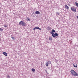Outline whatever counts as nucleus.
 <instances>
[{
  "label": "nucleus",
  "instance_id": "nucleus-4",
  "mask_svg": "<svg viewBox=\"0 0 78 78\" xmlns=\"http://www.w3.org/2000/svg\"><path fill=\"white\" fill-rule=\"evenodd\" d=\"M38 29L39 30H41V29L39 27H36L34 28V30H35Z\"/></svg>",
  "mask_w": 78,
  "mask_h": 78
},
{
  "label": "nucleus",
  "instance_id": "nucleus-21",
  "mask_svg": "<svg viewBox=\"0 0 78 78\" xmlns=\"http://www.w3.org/2000/svg\"><path fill=\"white\" fill-rule=\"evenodd\" d=\"M7 78H10V76H9L8 75V76H7Z\"/></svg>",
  "mask_w": 78,
  "mask_h": 78
},
{
  "label": "nucleus",
  "instance_id": "nucleus-25",
  "mask_svg": "<svg viewBox=\"0 0 78 78\" xmlns=\"http://www.w3.org/2000/svg\"><path fill=\"white\" fill-rule=\"evenodd\" d=\"M74 67H75V66H74Z\"/></svg>",
  "mask_w": 78,
  "mask_h": 78
},
{
  "label": "nucleus",
  "instance_id": "nucleus-20",
  "mask_svg": "<svg viewBox=\"0 0 78 78\" xmlns=\"http://www.w3.org/2000/svg\"><path fill=\"white\" fill-rule=\"evenodd\" d=\"M45 71H46V73H48V72H47V70H45Z\"/></svg>",
  "mask_w": 78,
  "mask_h": 78
},
{
  "label": "nucleus",
  "instance_id": "nucleus-10",
  "mask_svg": "<svg viewBox=\"0 0 78 78\" xmlns=\"http://www.w3.org/2000/svg\"><path fill=\"white\" fill-rule=\"evenodd\" d=\"M48 62V64H51V62L50 61H48V62Z\"/></svg>",
  "mask_w": 78,
  "mask_h": 78
},
{
  "label": "nucleus",
  "instance_id": "nucleus-6",
  "mask_svg": "<svg viewBox=\"0 0 78 78\" xmlns=\"http://www.w3.org/2000/svg\"><path fill=\"white\" fill-rule=\"evenodd\" d=\"M35 14H40V12L39 11H36L35 12Z\"/></svg>",
  "mask_w": 78,
  "mask_h": 78
},
{
  "label": "nucleus",
  "instance_id": "nucleus-18",
  "mask_svg": "<svg viewBox=\"0 0 78 78\" xmlns=\"http://www.w3.org/2000/svg\"><path fill=\"white\" fill-rule=\"evenodd\" d=\"M11 37L12 39H13V40H14V37Z\"/></svg>",
  "mask_w": 78,
  "mask_h": 78
},
{
  "label": "nucleus",
  "instance_id": "nucleus-19",
  "mask_svg": "<svg viewBox=\"0 0 78 78\" xmlns=\"http://www.w3.org/2000/svg\"><path fill=\"white\" fill-rule=\"evenodd\" d=\"M4 26L5 28H6V27H7V26L6 25H4Z\"/></svg>",
  "mask_w": 78,
  "mask_h": 78
},
{
  "label": "nucleus",
  "instance_id": "nucleus-1",
  "mask_svg": "<svg viewBox=\"0 0 78 78\" xmlns=\"http://www.w3.org/2000/svg\"><path fill=\"white\" fill-rule=\"evenodd\" d=\"M70 72L71 74H72L73 75V76H78V73L76 72L73 69H72L70 71Z\"/></svg>",
  "mask_w": 78,
  "mask_h": 78
},
{
  "label": "nucleus",
  "instance_id": "nucleus-9",
  "mask_svg": "<svg viewBox=\"0 0 78 78\" xmlns=\"http://www.w3.org/2000/svg\"><path fill=\"white\" fill-rule=\"evenodd\" d=\"M51 34H52V37H53V36H54V33L53 32H51L50 33Z\"/></svg>",
  "mask_w": 78,
  "mask_h": 78
},
{
  "label": "nucleus",
  "instance_id": "nucleus-16",
  "mask_svg": "<svg viewBox=\"0 0 78 78\" xmlns=\"http://www.w3.org/2000/svg\"><path fill=\"white\" fill-rule=\"evenodd\" d=\"M49 40H50V41H51V40H52V38H51V37H50L49 38Z\"/></svg>",
  "mask_w": 78,
  "mask_h": 78
},
{
  "label": "nucleus",
  "instance_id": "nucleus-24",
  "mask_svg": "<svg viewBox=\"0 0 78 78\" xmlns=\"http://www.w3.org/2000/svg\"><path fill=\"white\" fill-rule=\"evenodd\" d=\"M0 41H1V39H0Z\"/></svg>",
  "mask_w": 78,
  "mask_h": 78
},
{
  "label": "nucleus",
  "instance_id": "nucleus-12",
  "mask_svg": "<svg viewBox=\"0 0 78 78\" xmlns=\"http://www.w3.org/2000/svg\"><path fill=\"white\" fill-rule=\"evenodd\" d=\"M32 72H35V69H32Z\"/></svg>",
  "mask_w": 78,
  "mask_h": 78
},
{
  "label": "nucleus",
  "instance_id": "nucleus-14",
  "mask_svg": "<svg viewBox=\"0 0 78 78\" xmlns=\"http://www.w3.org/2000/svg\"><path fill=\"white\" fill-rule=\"evenodd\" d=\"M75 3H76V6L77 7H78V3L76 2Z\"/></svg>",
  "mask_w": 78,
  "mask_h": 78
},
{
  "label": "nucleus",
  "instance_id": "nucleus-17",
  "mask_svg": "<svg viewBox=\"0 0 78 78\" xmlns=\"http://www.w3.org/2000/svg\"><path fill=\"white\" fill-rule=\"evenodd\" d=\"M0 31H3V29H2V28H0Z\"/></svg>",
  "mask_w": 78,
  "mask_h": 78
},
{
  "label": "nucleus",
  "instance_id": "nucleus-3",
  "mask_svg": "<svg viewBox=\"0 0 78 78\" xmlns=\"http://www.w3.org/2000/svg\"><path fill=\"white\" fill-rule=\"evenodd\" d=\"M71 9L74 12H76V8H75L73 6L71 7Z\"/></svg>",
  "mask_w": 78,
  "mask_h": 78
},
{
  "label": "nucleus",
  "instance_id": "nucleus-15",
  "mask_svg": "<svg viewBox=\"0 0 78 78\" xmlns=\"http://www.w3.org/2000/svg\"><path fill=\"white\" fill-rule=\"evenodd\" d=\"M27 20H28L29 22H30V18H27Z\"/></svg>",
  "mask_w": 78,
  "mask_h": 78
},
{
  "label": "nucleus",
  "instance_id": "nucleus-23",
  "mask_svg": "<svg viewBox=\"0 0 78 78\" xmlns=\"http://www.w3.org/2000/svg\"><path fill=\"white\" fill-rule=\"evenodd\" d=\"M75 67H77V66H76V65Z\"/></svg>",
  "mask_w": 78,
  "mask_h": 78
},
{
  "label": "nucleus",
  "instance_id": "nucleus-7",
  "mask_svg": "<svg viewBox=\"0 0 78 78\" xmlns=\"http://www.w3.org/2000/svg\"><path fill=\"white\" fill-rule=\"evenodd\" d=\"M65 7L66 8V9H67L68 10H69V6L67 5H65Z\"/></svg>",
  "mask_w": 78,
  "mask_h": 78
},
{
  "label": "nucleus",
  "instance_id": "nucleus-22",
  "mask_svg": "<svg viewBox=\"0 0 78 78\" xmlns=\"http://www.w3.org/2000/svg\"><path fill=\"white\" fill-rule=\"evenodd\" d=\"M56 14H58V15H59V13L58 12H57L56 13Z\"/></svg>",
  "mask_w": 78,
  "mask_h": 78
},
{
  "label": "nucleus",
  "instance_id": "nucleus-11",
  "mask_svg": "<svg viewBox=\"0 0 78 78\" xmlns=\"http://www.w3.org/2000/svg\"><path fill=\"white\" fill-rule=\"evenodd\" d=\"M48 62H47V63H46V66H48Z\"/></svg>",
  "mask_w": 78,
  "mask_h": 78
},
{
  "label": "nucleus",
  "instance_id": "nucleus-13",
  "mask_svg": "<svg viewBox=\"0 0 78 78\" xmlns=\"http://www.w3.org/2000/svg\"><path fill=\"white\" fill-rule=\"evenodd\" d=\"M52 32L53 33H55V30L54 29H52Z\"/></svg>",
  "mask_w": 78,
  "mask_h": 78
},
{
  "label": "nucleus",
  "instance_id": "nucleus-5",
  "mask_svg": "<svg viewBox=\"0 0 78 78\" xmlns=\"http://www.w3.org/2000/svg\"><path fill=\"white\" fill-rule=\"evenodd\" d=\"M58 36V33H55V34H54V36H53V37H55L56 36Z\"/></svg>",
  "mask_w": 78,
  "mask_h": 78
},
{
  "label": "nucleus",
  "instance_id": "nucleus-2",
  "mask_svg": "<svg viewBox=\"0 0 78 78\" xmlns=\"http://www.w3.org/2000/svg\"><path fill=\"white\" fill-rule=\"evenodd\" d=\"M19 25H22L23 27H25V26H26V23H25L24 22L21 21L19 23Z\"/></svg>",
  "mask_w": 78,
  "mask_h": 78
},
{
  "label": "nucleus",
  "instance_id": "nucleus-8",
  "mask_svg": "<svg viewBox=\"0 0 78 78\" xmlns=\"http://www.w3.org/2000/svg\"><path fill=\"white\" fill-rule=\"evenodd\" d=\"M3 54L5 56H7L8 55L7 54V53L5 52H3Z\"/></svg>",
  "mask_w": 78,
  "mask_h": 78
}]
</instances>
